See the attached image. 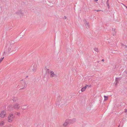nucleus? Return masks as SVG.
I'll return each mask as SVG.
<instances>
[{"instance_id":"nucleus-1","label":"nucleus","mask_w":127,"mask_h":127,"mask_svg":"<svg viewBox=\"0 0 127 127\" xmlns=\"http://www.w3.org/2000/svg\"><path fill=\"white\" fill-rule=\"evenodd\" d=\"M8 47L7 52L8 53H11L12 54H14L16 52V50L14 49L13 46L9 45H8Z\"/></svg>"},{"instance_id":"nucleus-2","label":"nucleus","mask_w":127,"mask_h":127,"mask_svg":"<svg viewBox=\"0 0 127 127\" xmlns=\"http://www.w3.org/2000/svg\"><path fill=\"white\" fill-rule=\"evenodd\" d=\"M16 14L20 18H22L24 16V12L21 9L18 10Z\"/></svg>"},{"instance_id":"nucleus-3","label":"nucleus","mask_w":127,"mask_h":127,"mask_svg":"<svg viewBox=\"0 0 127 127\" xmlns=\"http://www.w3.org/2000/svg\"><path fill=\"white\" fill-rule=\"evenodd\" d=\"M14 118V115L12 114H10L8 115L7 117L8 121L9 123L12 122Z\"/></svg>"},{"instance_id":"nucleus-4","label":"nucleus","mask_w":127,"mask_h":127,"mask_svg":"<svg viewBox=\"0 0 127 127\" xmlns=\"http://www.w3.org/2000/svg\"><path fill=\"white\" fill-rule=\"evenodd\" d=\"M72 120L70 119L66 120L63 124V126L64 127H66L69 124L72 123Z\"/></svg>"},{"instance_id":"nucleus-5","label":"nucleus","mask_w":127,"mask_h":127,"mask_svg":"<svg viewBox=\"0 0 127 127\" xmlns=\"http://www.w3.org/2000/svg\"><path fill=\"white\" fill-rule=\"evenodd\" d=\"M7 115L6 111L5 110H2L0 113V117L1 118L5 117Z\"/></svg>"},{"instance_id":"nucleus-6","label":"nucleus","mask_w":127,"mask_h":127,"mask_svg":"<svg viewBox=\"0 0 127 127\" xmlns=\"http://www.w3.org/2000/svg\"><path fill=\"white\" fill-rule=\"evenodd\" d=\"M13 108L14 109L16 110H18L20 109V106L19 104L18 103L15 104L13 105Z\"/></svg>"},{"instance_id":"nucleus-7","label":"nucleus","mask_w":127,"mask_h":127,"mask_svg":"<svg viewBox=\"0 0 127 127\" xmlns=\"http://www.w3.org/2000/svg\"><path fill=\"white\" fill-rule=\"evenodd\" d=\"M49 74L51 78H53V77H55L56 75L54 73V72L52 71H50L49 72Z\"/></svg>"},{"instance_id":"nucleus-8","label":"nucleus","mask_w":127,"mask_h":127,"mask_svg":"<svg viewBox=\"0 0 127 127\" xmlns=\"http://www.w3.org/2000/svg\"><path fill=\"white\" fill-rule=\"evenodd\" d=\"M88 86V85H86L85 87L82 88L81 89V92H83L85 91Z\"/></svg>"},{"instance_id":"nucleus-9","label":"nucleus","mask_w":127,"mask_h":127,"mask_svg":"<svg viewBox=\"0 0 127 127\" xmlns=\"http://www.w3.org/2000/svg\"><path fill=\"white\" fill-rule=\"evenodd\" d=\"M27 106L26 105H23L21 106V108L22 110L26 109L27 108Z\"/></svg>"},{"instance_id":"nucleus-10","label":"nucleus","mask_w":127,"mask_h":127,"mask_svg":"<svg viewBox=\"0 0 127 127\" xmlns=\"http://www.w3.org/2000/svg\"><path fill=\"white\" fill-rule=\"evenodd\" d=\"M85 25L86 28H87L88 29L89 28V25L88 22H87L86 21L85 22Z\"/></svg>"},{"instance_id":"nucleus-11","label":"nucleus","mask_w":127,"mask_h":127,"mask_svg":"<svg viewBox=\"0 0 127 127\" xmlns=\"http://www.w3.org/2000/svg\"><path fill=\"white\" fill-rule=\"evenodd\" d=\"M4 124V122L3 121H1L0 122V126H3Z\"/></svg>"},{"instance_id":"nucleus-12","label":"nucleus","mask_w":127,"mask_h":127,"mask_svg":"<svg viewBox=\"0 0 127 127\" xmlns=\"http://www.w3.org/2000/svg\"><path fill=\"white\" fill-rule=\"evenodd\" d=\"M33 66L35 67L33 69H32V70L33 72H35L36 70V65L34 64Z\"/></svg>"},{"instance_id":"nucleus-13","label":"nucleus","mask_w":127,"mask_h":127,"mask_svg":"<svg viewBox=\"0 0 127 127\" xmlns=\"http://www.w3.org/2000/svg\"><path fill=\"white\" fill-rule=\"evenodd\" d=\"M104 100H106L108 99V97L107 96H104Z\"/></svg>"},{"instance_id":"nucleus-14","label":"nucleus","mask_w":127,"mask_h":127,"mask_svg":"<svg viewBox=\"0 0 127 127\" xmlns=\"http://www.w3.org/2000/svg\"><path fill=\"white\" fill-rule=\"evenodd\" d=\"M16 115L18 116H19L20 115V112H16Z\"/></svg>"},{"instance_id":"nucleus-15","label":"nucleus","mask_w":127,"mask_h":127,"mask_svg":"<svg viewBox=\"0 0 127 127\" xmlns=\"http://www.w3.org/2000/svg\"><path fill=\"white\" fill-rule=\"evenodd\" d=\"M3 59H4V57H3V58H1L0 59V63L2 62V61L3 60Z\"/></svg>"},{"instance_id":"nucleus-16","label":"nucleus","mask_w":127,"mask_h":127,"mask_svg":"<svg viewBox=\"0 0 127 127\" xmlns=\"http://www.w3.org/2000/svg\"><path fill=\"white\" fill-rule=\"evenodd\" d=\"M94 50L95 51L97 52L98 50V49L97 48H95L94 49Z\"/></svg>"},{"instance_id":"nucleus-17","label":"nucleus","mask_w":127,"mask_h":127,"mask_svg":"<svg viewBox=\"0 0 127 127\" xmlns=\"http://www.w3.org/2000/svg\"><path fill=\"white\" fill-rule=\"evenodd\" d=\"M96 11L98 12V11H101V10H96Z\"/></svg>"},{"instance_id":"nucleus-18","label":"nucleus","mask_w":127,"mask_h":127,"mask_svg":"<svg viewBox=\"0 0 127 127\" xmlns=\"http://www.w3.org/2000/svg\"><path fill=\"white\" fill-rule=\"evenodd\" d=\"M95 1H98V0H94Z\"/></svg>"},{"instance_id":"nucleus-19","label":"nucleus","mask_w":127,"mask_h":127,"mask_svg":"<svg viewBox=\"0 0 127 127\" xmlns=\"http://www.w3.org/2000/svg\"><path fill=\"white\" fill-rule=\"evenodd\" d=\"M24 87H25V88L26 87V85L24 86Z\"/></svg>"},{"instance_id":"nucleus-20","label":"nucleus","mask_w":127,"mask_h":127,"mask_svg":"<svg viewBox=\"0 0 127 127\" xmlns=\"http://www.w3.org/2000/svg\"><path fill=\"white\" fill-rule=\"evenodd\" d=\"M126 8L127 9V6H126Z\"/></svg>"},{"instance_id":"nucleus-21","label":"nucleus","mask_w":127,"mask_h":127,"mask_svg":"<svg viewBox=\"0 0 127 127\" xmlns=\"http://www.w3.org/2000/svg\"><path fill=\"white\" fill-rule=\"evenodd\" d=\"M114 31H115V32H116L115 30H114Z\"/></svg>"}]
</instances>
